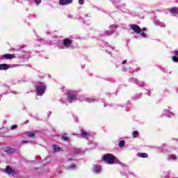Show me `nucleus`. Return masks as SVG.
<instances>
[{
    "label": "nucleus",
    "mask_w": 178,
    "mask_h": 178,
    "mask_svg": "<svg viewBox=\"0 0 178 178\" xmlns=\"http://www.w3.org/2000/svg\"><path fill=\"white\" fill-rule=\"evenodd\" d=\"M102 161L108 163V165H113L115 161H116V156L111 154H106L102 157Z\"/></svg>",
    "instance_id": "f257e3e1"
},
{
    "label": "nucleus",
    "mask_w": 178,
    "mask_h": 178,
    "mask_svg": "<svg viewBox=\"0 0 178 178\" xmlns=\"http://www.w3.org/2000/svg\"><path fill=\"white\" fill-rule=\"evenodd\" d=\"M77 92H70L67 93V99H68V102L70 103L73 102V101H74V99H76V97H77Z\"/></svg>",
    "instance_id": "f03ea898"
},
{
    "label": "nucleus",
    "mask_w": 178,
    "mask_h": 178,
    "mask_svg": "<svg viewBox=\"0 0 178 178\" xmlns=\"http://www.w3.org/2000/svg\"><path fill=\"white\" fill-rule=\"evenodd\" d=\"M4 172L7 173L8 176H16V171L12 169V167H10V165H7Z\"/></svg>",
    "instance_id": "7ed1b4c3"
},
{
    "label": "nucleus",
    "mask_w": 178,
    "mask_h": 178,
    "mask_svg": "<svg viewBox=\"0 0 178 178\" xmlns=\"http://www.w3.org/2000/svg\"><path fill=\"white\" fill-rule=\"evenodd\" d=\"M45 88H47L43 83H40L39 86L36 88V92L38 94H44L45 92Z\"/></svg>",
    "instance_id": "20e7f679"
},
{
    "label": "nucleus",
    "mask_w": 178,
    "mask_h": 178,
    "mask_svg": "<svg viewBox=\"0 0 178 178\" xmlns=\"http://www.w3.org/2000/svg\"><path fill=\"white\" fill-rule=\"evenodd\" d=\"M130 29L134 31L136 34H140L141 33V28L137 24H131Z\"/></svg>",
    "instance_id": "39448f33"
},
{
    "label": "nucleus",
    "mask_w": 178,
    "mask_h": 178,
    "mask_svg": "<svg viewBox=\"0 0 178 178\" xmlns=\"http://www.w3.org/2000/svg\"><path fill=\"white\" fill-rule=\"evenodd\" d=\"M73 43V40L69 39V38H65L63 40V45L64 47H66L67 48H69L70 45Z\"/></svg>",
    "instance_id": "423d86ee"
},
{
    "label": "nucleus",
    "mask_w": 178,
    "mask_h": 178,
    "mask_svg": "<svg viewBox=\"0 0 178 178\" xmlns=\"http://www.w3.org/2000/svg\"><path fill=\"white\" fill-rule=\"evenodd\" d=\"M3 149L4 152H6L7 154H15V152H16V149L10 147H6Z\"/></svg>",
    "instance_id": "0eeeda50"
},
{
    "label": "nucleus",
    "mask_w": 178,
    "mask_h": 178,
    "mask_svg": "<svg viewBox=\"0 0 178 178\" xmlns=\"http://www.w3.org/2000/svg\"><path fill=\"white\" fill-rule=\"evenodd\" d=\"M73 0H59V5L60 6H65L66 5H70V3H72Z\"/></svg>",
    "instance_id": "6e6552de"
},
{
    "label": "nucleus",
    "mask_w": 178,
    "mask_h": 178,
    "mask_svg": "<svg viewBox=\"0 0 178 178\" xmlns=\"http://www.w3.org/2000/svg\"><path fill=\"white\" fill-rule=\"evenodd\" d=\"M3 59H15L16 56L15 54H6L3 55Z\"/></svg>",
    "instance_id": "1a4fd4ad"
},
{
    "label": "nucleus",
    "mask_w": 178,
    "mask_h": 178,
    "mask_svg": "<svg viewBox=\"0 0 178 178\" xmlns=\"http://www.w3.org/2000/svg\"><path fill=\"white\" fill-rule=\"evenodd\" d=\"M10 65L8 64H0V70H8Z\"/></svg>",
    "instance_id": "9d476101"
},
{
    "label": "nucleus",
    "mask_w": 178,
    "mask_h": 178,
    "mask_svg": "<svg viewBox=\"0 0 178 178\" xmlns=\"http://www.w3.org/2000/svg\"><path fill=\"white\" fill-rule=\"evenodd\" d=\"M169 12L170 13H175V15H178V8L175 7V8H171L169 9Z\"/></svg>",
    "instance_id": "9b49d317"
},
{
    "label": "nucleus",
    "mask_w": 178,
    "mask_h": 178,
    "mask_svg": "<svg viewBox=\"0 0 178 178\" xmlns=\"http://www.w3.org/2000/svg\"><path fill=\"white\" fill-rule=\"evenodd\" d=\"M81 136L84 137V138H88L90 137V135L88 132H86L84 130H81Z\"/></svg>",
    "instance_id": "f8f14e48"
},
{
    "label": "nucleus",
    "mask_w": 178,
    "mask_h": 178,
    "mask_svg": "<svg viewBox=\"0 0 178 178\" xmlns=\"http://www.w3.org/2000/svg\"><path fill=\"white\" fill-rule=\"evenodd\" d=\"M101 167L100 166H95L94 167V170H93V172L95 173H101Z\"/></svg>",
    "instance_id": "ddd939ff"
},
{
    "label": "nucleus",
    "mask_w": 178,
    "mask_h": 178,
    "mask_svg": "<svg viewBox=\"0 0 178 178\" xmlns=\"http://www.w3.org/2000/svg\"><path fill=\"white\" fill-rule=\"evenodd\" d=\"M138 136H140V134H138V131H133V133H132L133 138H137V137H138Z\"/></svg>",
    "instance_id": "4468645a"
},
{
    "label": "nucleus",
    "mask_w": 178,
    "mask_h": 178,
    "mask_svg": "<svg viewBox=\"0 0 178 178\" xmlns=\"http://www.w3.org/2000/svg\"><path fill=\"white\" fill-rule=\"evenodd\" d=\"M62 140L63 141H67L69 140V138L66 136V133L62 134Z\"/></svg>",
    "instance_id": "2eb2a0df"
},
{
    "label": "nucleus",
    "mask_w": 178,
    "mask_h": 178,
    "mask_svg": "<svg viewBox=\"0 0 178 178\" xmlns=\"http://www.w3.org/2000/svg\"><path fill=\"white\" fill-rule=\"evenodd\" d=\"M53 148L56 152H58V151H60V147L58 145H54L53 146Z\"/></svg>",
    "instance_id": "dca6fc26"
},
{
    "label": "nucleus",
    "mask_w": 178,
    "mask_h": 178,
    "mask_svg": "<svg viewBox=\"0 0 178 178\" xmlns=\"http://www.w3.org/2000/svg\"><path fill=\"white\" fill-rule=\"evenodd\" d=\"M140 158H148V154L147 153H140L138 154Z\"/></svg>",
    "instance_id": "f3484780"
},
{
    "label": "nucleus",
    "mask_w": 178,
    "mask_h": 178,
    "mask_svg": "<svg viewBox=\"0 0 178 178\" xmlns=\"http://www.w3.org/2000/svg\"><path fill=\"white\" fill-rule=\"evenodd\" d=\"M124 144H126V141H124V140H120V141L119 142L118 145H119V147H120V148H122V147L124 145Z\"/></svg>",
    "instance_id": "a211bd4d"
},
{
    "label": "nucleus",
    "mask_w": 178,
    "mask_h": 178,
    "mask_svg": "<svg viewBox=\"0 0 178 178\" xmlns=\"http://www.w3.org/2000/svg\"><path fill=\"white\" fill-rule=\"evenodd\" d=\"M172 62H175V63H178V57L176 56H174L172 57Z\"/></svg>",
    "instance_id": "6ab92c4d"
},
{
    "label": "nucleus",
    "mask_w": 178,
    "mask_h": 178,
    "mask_svg": "<svg viewBox=\"0 0 178 178\" xmlns=\"http://www.w3.org/2000/svg\"><path fill=\"white\" fill-rule=\"evenodd\" d=\"M94 101H95V98H88L87 99V102H89L90 104H91V102H94Z\"/></svg>",
    "instance_id": "aec40b11"
},
{
    "label": "nucleus",
    "mask_w": 178,
    "mask_h": 178,
    "mask_svg": "<svg viewBox=\"0 0 178 178\" xmlns=\"http://www.w3.org/2000/svg\"><path fill=\"white\" fill-rule=\"evenodd\" d=\"M28 136L33 138V137H35V134L33 132H29L28 134Z\"/></svg>",
    "instance_id": "412c9836"
},
{
    "label": "nucleus",
    "mask_w": 178,
    "mask_h": 178,
    "mask_svg": "<svg viewBox=\"0 0 178 178\" xmlns=\"http://www.w3.org/2000/svg\"><path fill=\"white\" fill-rule=\"evenodd\" d=\"M10 129L11 130H15V129H17V125H12Z\"/></svg>",
    "instance_id": "4be33fe9"
},
{
    "label": "nucleus",
    "mask_w": 178,
    "mask_h": 178,
    "mask_svg": "<svg viewBox=\"0 0 178 178\" xmlns=\"http://www.w3.org/2000/svg\"><path fill=\"white\" fill-rule=\"evenodd\" d=\"M35 3H36V5H40V3H41V0H35Z\"/></svg>",
    "instance_id": "5701e85b"
},
{
    "label": "nucleus",
    "mask_w": 178,
    "mask_h": 178,
    "mask_svg": "<svg viewBox=\"0 0 178 178\" xmlns=\"http://www.w3.org/2000/svg\"><path fill=\"white\" fill-rule=\"evenodd\" d=\"M79 5H84V0H79Z\"/></svg>",
    "instance_id": "b1692460"
},
{
    "label": "nucleus",
    "mask_w": 178,
    "mask_h": 178,
    "mask_svg": "<svg viewBox=\"0 0 178 178\" xmlns=\"http://www.w3.org/2000/svg\"><path fill=\"white\" fill-rule=\"evenodd\" d=\"M142 37H144V38H147V34L144 32L141 33Z\"/></svg>",
    "instance_id": "393cba45"
},
{
    "label": "nucleus",
    "mask_w": 178,
    "mask_h": 178,
    "mask_svg": "<svg viewBox=\"0 0 178 178\" xmlns=\"http://www.w3.org/2000/svg\"><path fill=\"white\" fill-rule=\"evenodd\" d=\"M171 159H173V160L177 159V157L175 155H172L171 156Z\"/></svg>",
    "instance_id": "a878e982"
},
{
    "label": "nucleus",
    "mask_w": 178,
    "mask_h": 178,
    "mask_svg": "<svg viewBox=\"0 0 178 178\" xmlns=\"http://www.w3.org/2000/svg\"><path fill=\"white\" fill-rule=\"evenodd\" d=\"M174 55H175V56H178V51H177V50H175V51H174Z\"/></svg>",
    "instance_id": "bb28decb"
},
{
    "label": "nucleus",
    "mask_w": 178,
    "mask_h": 178,
    "mask_svg": "<svg viewBox=\"0 0 178 178\" xmlns=\"http://www.w3.org/2000/svg\"><path fill=\"white\" fill-rule=\"evenodd\" d=\"M122 65H124L125 63H127V60H124L122 62Z\"/></svg>",
    "instance_id": "cd10ccee"
},
{
    "label": "nucleus",
    "mask_w": 178,
    "mask_h": 178,
    "mask_svg": "<svg viewBox=\"0 0 178 178\" xmlns=\"http://www.w3.org/2000/svg\"><path fill=\"white\" fill-rule=\"evenodd\" d=\"M22 143H24V144H27V143H29L28 140H23Z\"/></svg>",
    "instance_id": "c85d7f7f"
},
{
    "label": "nucleus",
    "mask_w": 178,
    "mask_h": 178,
    "mask_svg": "<svg viewBox=\"0 0 178 178\" xmlns=\"http://www.w3.org/2000/svg\"><path fill=\"white\" fill-rule=\"evenodd\" d=\"M142 30H143V31H147V28H143Z\"/></svg>",
    "instance_id": "c756f323"
},
{
    "label": "nucleus",
    "mask_w": 178,
    "mask_h": 178,
    "mask_svg": "<svg viewBox=\"0 0 178 178\" xmlns=\"http://www.w3.org/2000/svg\"><path fill=\"white\" fill-rule=\"evenodd\" d=\"M111 27H114L115 29H116V26L115 25L111 26Z\"/></svg>",
    "instance_id": "7c9ffc66"
}]
</instances>
